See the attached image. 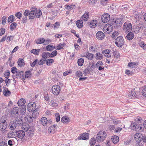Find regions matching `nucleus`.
Masks as SVG:
<instances>
[{
    "mask_svg": "<svg viewBox=\"0 0 146 146\" xmlns=\"http://www.w3.org/2000/svg\"><path fill=\"white\" fill-rule=\"evenodd\" d=\"M145 121L140 117H137V132L142 133L144 129Z\"/></svg>",
    "mask_w": 146,
    "mask_h": 146,
    "instance_id": "obj_1",
    "label": "nucleus"
},
{
    "mask_svg": "<svg viewBox=\"0 0 146 146\" xmlns=\"http://www.w3.org/2000/svg\"><path fill=\"white\" fill-rule=\"evenodd\" d=\"M106 135V133L105 131H102L99 132L97 135L96 141L99 142H102L105 139Z\"/></svg>",
    "mask_w": 146,
    "mask_h": 146,
    "instance_id": "obj_2",
    "label": "nucleus"
},
{
    "mask_svg": "<svg viewBox=\"0 0 146 146\" xmlns=\"http://www.w3.org/2000/svg\"><path fill=\"white\" fill-rule=\"evenodd\" d=\"M22 129L26 132V134L29 136H31L34 131L33 129L30 127L29 125L28 124L26 125H22Z\"/></svg>",
    "mask_w": 146,
    "mask_h": 146,
    "instance_id": "obj_3",
    "label": "nucleus"
},
{
    "mask_svg": "<svg viewBox=\"0 0 146 146\" xmlns=\"http://www.w3.org/2000/svg\"><path fill=\"white\" fill-rule=\"evenodd\" d=\"M124 41L122 37L119 36L117 37L115 40V43L116 45L119 47H121L124 44Z\"/></svg>",
    "mask_w": 146,
    "mask_h": 146,
    "instance_id": "obj_4",
    "label": "nucleus"
},
{
    "mask_svg": "<svg viewBox=\"0 0 146 146\" xmlns=\"http://www.w3.org/2000/svg\"><path fill=\"white\" fill-rule=\"evenodd\" d=\"M7 126V123L5 121H0V132L3 133L5 131Z\"/></svg>",
    "mask_w": 146,
    "mask_h": 146,
    "instance_id": "obj_5",
    "label": "nucleus"
},
{
    "mask_svg": "<svg viewBox=\"0 0 146 146\" xmlns=\"http://www.w3.org/2000/svg\"><path fill=\"white\" fill-rule=\"evenodd\" d=\"M123 27V29L126 33L130 32L132 30V25L130 23L128 24L125 22L124 23Z\"/></svg>",
    "mask_w": 146,
    "mask_h": 146,
    "instance_id": "obj_6",
    "label": "nucleus"
},
{
    "mask_svg": "<svg viewBox=\"0 0 146 146\" xmlns=\"http://www.w3.org/2000/svg\"><path fill=\"white\" fill-rule=\"evenodd\" d=\"M52 90L54 94L57 96L59 94L60 90V86L58 85H54L52 87Z\"/></svg>",
    "mask_w": 146,
    "mask_h": 146,
    "instance_id": "obj_7",
    "label": "nucleus"
},
{
    "mask_svg": "<svg viewBox=\"0 0 146 146\" xmlns=\"http://www.w3.org/2000/svg\"><path fill=\"white\" fill-rule=\"evenodd\" d=\"M113 27L112 25L110 24H106L104 27L103 30L104 32L107 34L109 33L112 31Z\"/></svg>",
    "mask_w": 146,
    "mask_h": 146,
    "instance_id": "obj_8",
    "label": "nucleus"
},
{
    "mask_svg": "<svg viewBox=\"0 0 146 146\" xmlns=\"http://www.w3.org/2000/svg\"><path fill=\"white\" fill-rule=\"evenodd\" d=\"M36 104L34 102L29 103L27 106V109L29 112H32L36 110Z\"/></svg>",
    "mask_w": 146,
    "mask_h": 146,
    "instance_id": "obj_9",
    "label": "nucleus"
},
{
    "mask_svg": "<svg viewBox=\"0 0 146 146\" xmlns=\"http://www.w3.org/2000/svg\"><path fill=\"white\" fill-rule=\"evenodd\" d=\"M110 19V15L107 13L104 14L101 17V20L102 22L104 23L108 22Z\"/></svg>",
    "mask_w": 146,
    "mask_h": 146,
    "instance_id": "obj_10",
    "label": "nucleus"
},
{
    "mask_svg": "<svg viewBox=\"0 0 146 146\" xmlns=\"http://www.w3.org/2000/svg\"><path fill=\"white\" fill-rule=\"evenodd\" d=\"M142 141L143 142H146V136H143L142 132H137V142H140Z\"/></svg>",
    "mask_w": 146,
    "mask_h": 146,
    "instance_id": "obj_11",
    "label": "nucleus"
},
{
    "mask_svg": "<svg viewBox=\"0 0 146 146\" xmlns=\"http://www.w3.org/2000/svg\"><path fill=\"white\" fill-rule=\"evenodd\" d=\"M17 137L20 139H23L25 135V131L23 130L17 131L16 130Z\"/></svg>",
    "mask_w": 146,
    "mask_h": 146,
    "instance_id": "obj_12",
    "label": "nucleus"
},
{
    "mask_svg": "<svg viewBox=\"0 0 146 146\" xmlns=\"http://www.w3.org/2000/svg\"><path fill=\"white\" fill-rule=\"evenodd\" d=\"M96 36L97 39L99 40H103L105 37V35L101 31H99L96 33Z\"/></svg>",
    "mask_w": 146,
    "mask_h": 146,
    "instance_id": "obj_13",
    "label": "nucleus"
},
{
    "mask_svg": "<svg viewBox=\"0 0 146 146\" xmlns=\"http://www.w3.org/2000/svg\"><path fill=\"white\" fill-rule=\"evenodd\" d=\"M36 8L33 7L31 9V11L30 12L29 15V18L30 19H34L35 17V10Z\"/></svg>",
    "mask_w": 146,
    "mask_h": 146,
    "instance_id": "obj_14",
    "label": "nucleus"
},
{
    "mask_svg": "<svg viewBox=\"0 0 146 146\" xmlns=\"http://www.w3.org/2000/svg\"><path fill=\"white\" fill-rule=\"evenodd\" d=\"M136 88H134L131 92L129 94V97L131 98H136Z\"/></svg>",
    "mask_w": 146,
    "mask_h": 146,
    "instance_id": "obj_15",
    "label": "nucleus"
},
{
    "mask_svg": "<svg viewBox=\"0 0 146 146\" xmlns=\"http://www.w3.org/2000/svg\"><path fill=\"white\" fill-rule=\"evenodd\" d=\"M103 54L107 58H109L111 56V51L110 50L106 49L102 52Z\"/></svg>",
    "mask_w": 146,
    "mask_h": 146,
    "instance_id": "obj_16",
    "label": "nucleus"
},
{
    "mask_svg": "<svg viewBox=\"0 0 146 146\" xmlns=\"http://www.w3.org/2000/svg\"><path fill=\"white\" fill-rule=\"evenodd\" d=\"M89 16V12L86 11L84 14L81 17L82 20L84 21H87L88 19Z\"/></svg>",
    "mask_w": 146,
    "mask_h": 146,
    "instance_id": "obj_17",
    "label": "nucleus"
},
{
    "mask_svg": "<svg viewBox=\"0 0 146 146\" xmlns=\"http://www.w3.org/2000/svg\"><path fill=\"white\" fill-rule=\"evenodd\" d=\"M8 137L9 138H15L17 137L16 130L14 131H10L7 134Z\"/></svg>",
    "mask_w": 146,
    "mask_h": 146,
    "instance_id": "obj_18",
    "label": "nucleus"
},
{
    "mask_svg": "<svg viewBox=\"0 0 146 146\" xmlns=\"http://www.w3.org/2000/svg\"><path fill=\"white\" fill-rule=\"evenodd\" d=\"M89 138L88 134L87 133H84L81 134L80 136L78 138V139L86 140Z\"/></svg>",
    "mask_w": 146,
    "mask_h": 146,
    "instance_id": "obj_19",
    "label": "nucleus"
},
{
    "mask_svg": "<svg viewBox=\"0 0 146 146\" xmlns=\"http://www.w3.org/2000/svg\"><path fill=\"white\" fill-rule=\"evenodd\" d=\"M61 121L64 124H66L69 122L70 119L68 117L65 116L62 118Z\"/></svg>",
    "mask_w": 146,
    "mask_h": 146,
    "instance_id": "obj_20",
    "label": "nucleus"
},
{
    "mask_svg": "<svg viewBox=\"0 0 146 146\" xmlns=\"http://www.w3.org/2000/svg\"><path fill=\"white\" fill-rule=\"evenodd\" d=\"M114 27H117L121 26L122 23L120 19H117L115 21L114 23H113Z\"/></svg>",
    "mask_w": 146,
    "mask_h": 146,
    "instance_id": "obj_21",
    "label": "nucleus"
},
{
    "mask_svg": "<svg viewBox=\"0 0 146 146\" xmlns=\"http://www.w3.org/2000/svg\"><path fill=\"white\" fill-rule=\"evenodd\" d=\"M9 127L10 129L14 130L16 127V123L13 121H12L10 122Z\"/></svg>",
    "mask_w": 146,
    "mask_h": 146,
    "instance_id": "obj_22",
    "label": "nucleus"
},
{
    "mask_svg": "<svg viewBox=\"0 0 146 146\" xmlns=\"http://www.w3.org/2000/svg\"><path fill=\"white\" fill-rule=\"evenodd\" d=\"M97 21L96 20L92 21L90 22H89L90 27L92 28H94L97 25Z\"/></svg>",
    "mask_w": 146,
    "mask_h": 146,
    "instance_id": "obj_23",
    "label": "nucleus"
},
{
    "mask_svg": "<svg viewBox=\"0 0 146 146\" xmlns=\"http://www.w3.org/2000/svg\"><path fill=\"white\" fill-rule=\"evenodd\" d=\"M134 36V34L132 32H129L126 36V38L128 40H131L133 38Z\"/></svg>",
    "mask_w": 146,
    "mask_h": 146,
    "instance_id": "obj_24",
    "label": "nucleus"
},
{
    "mask_svg": "<svg viewBox=\"0 0 146 146\" xmlns=\"http://www.w3.org/2000/svg\"><path fill=\"white\" fill-rule=\"evenodd\" d=\"M144 28V24L141 22L137 25V32H141L143 29Z\"/></svg>",
    "mask_w": 146,
    "mask_h": 146,
    "instance_id": "obj_25",
    "label": "nucleus"
},
{
    "mask_svg": "<svg viewBox=\"0 0 146 146\" xmlns=\"http://www.w3.org/2000/svg\"><path fill=\"white\" fill-rule=\"evenodd\" d=\"M26 102L25 100L23 98H21L18 102L17 104L19 106H23Z\"/></svg>",
    "mask_w": 146,
    "mask_h": 146,
    "instance_id": "obj_26",
    "label": "nucleus"
},
{
    "mask_svg": "<svg viewBox=\"0 0 146 146\" xmlns=\"http://www.w3.org/2000/svg\"><path fill=\"white\" fill-rule=\"evenodd\" d=\"M50 53L46 52H43L42 54V57L45 60L47 58L50 57Z\"/></svg>",
    "mask_w": 146,
    "mask_h": 146,
    "instance_id": "obj_27",
    "label": "nucleus"
},
{
    "mask_svg": "<svg viewBox=\"0 0 146 146\" xmlns=\"http://www.w3.org/2000/svg\"><path fill=\"white\" fill-rule=\"evenodd\" d=\"M23 122V119H22V117L21 116L17 118L15 123H16V124H18L20 126L22 125Z\"/></svg>",
    "mask_w": 146,
    "mask_h": 146,
    "instance_id": "obj_28",
    "label": "nucleus"
},
{
    "mask_svg": "<svg viewBox=\"0 0 146 146\" xmlns=\"http://www.w3.org/2000/svg\"><path fill=\"white\" fill-rule=\"evenodd\" d=\"M35 11V17L37 18H39L42 15V13L41 10H37L36 9V8Z\"/></svg>",
    "mask_w": 146,
    "mask_h": 146,
    "instance_id": "obj_29",
    "label": "nucleus"
},
{
    "mask_svg": "<svg viewBox=\"0 0 146 146\" xmlns=\"http://www.w3.org/2000/svg\"><path fill=\"white\" fill-rule=\"evenodd\" d=\"M111 140L114 144H116L119 141V137L117 136L114 135L112 137Z\"/></svg>",
    "mask_w": 146,
    "mask_h": 146,
    "instance_id": "obj_30",
    "label": "nucleus"
},
{
    "mask_svg": "<svg viewBox=\"0 0 146 146\" xmlns=\"http://www.w3.org/2000/svg\"><path fill=\"white\" fill-rule=\"evenodd\" d=\"M140 89L143 96L146 98V86H144Z\"/></svg>",
    "mask_w": 146,
    "mask_h": 146,
    "instance_id": "obj_31",
    "label": "nucleus"
},
{
    "mask_svg": "<svg viewBox=\"0 0 146 146\" xmlns=\"http://www.w3.org/2000/svg\"><path fill=\"white\" fill-rule=\"evenodd\" d=\"M45 41V40L43 38H40L35 40L36 43L38 44L43 43Z\"/></svg>",
    "mask_w": 146,
    "mask_h": 146,
    "instance_id": "obj_32",
    "label": "nucleus"
},
{
    "mask_svg": "<svg viewBox=\"0 0 146 146\" xmlns=\"http://www.w3.org/2000/svg\"><path fill=\"white\" fill-rule=\"evenodd\" d=\"M40 121L41 124L44 126H45L47 123V119L45 117L42 118Z\"/></svg>",
    "mask_w": 146,
    "mask_h": 146,
    "instance_id": "obj_33",
    "label": "nucleus"
},
{
    "mask_svg": "<svg viewBox=\"0 0 146 146\" xmlns=\"http://www.w3.org/2000/svg\"><path fill=\"white\" fill-rule=\"evenodd\" d=\"M82 20H78L76 21V25L79 28L82 27L83 26V23Z\"/></svg>",
    "mask_w": 146,
    "mask_h": 146,
    "instance_id": "obj_34",
    "label": "nucleus"
},
{
    "mask_svg": "<svg viewBox=\"0 0 146 146\" xmlns=\"http://www.w3.org/2000/svg\"><path fill=\"white\" fill-rule=\"evenodd\" d=\"M138 44L143 50H146V44L144 43L143 41H139V42Z\"/></svg>",
    "mask_w": 146,
    "mask_h": 146,
    "instance_id": "obj_35",
    "label": "nucleus"
},
{
    "mask_svg": "<svg viewBox=\"0 0 146 146\" xmlns=\"http://www.w3.org/2000/svg\"><path fill=\"white\" fill-rule=\"evenodd\" d=\"M17 63L18 65L20 67H21L25 64L24 60L23 59H19L18 60Z\"/></svg>",
    "mask_w": 146,
    "mask_h": 146,
    "instance_id": "obj_36",
    "label": "nucleus"
},
{
    "mask_svg": "<svg viewBox=\"0 0 146 146\" xmlns=\"http://www.w3.org/2000/svg\"><path fill=\"white\" fill-rule=\"evenodd\" d=\"M95 58L97 60H101L103 58L102 54L100 52H97L96 54Z\"/></svg>",
    "mask_w": 146,
    "mask_h": 146,
    "instance_id": "obj_37",
    "label": "nucleus"
},
{
    "mask_svg": "<svg viewBox=\"0 0 146 146\" xmlns=\"http://www.w3.org/2000/svg\"><path fill=\"white\" fill-rule=\"evenodd\" d=\"M24 75V72L22 71L19 70L17 72L16 75L18 78H21L22 77H23Z\"/></svg>",
    "mask_w": 146,
    "mask_h": 146,
    "instance_id": "obj_38",
    "label": "nucleus"
},
{
    "mask_svg": "<svg viewBox=\"0 0 146 146\" xmlns=\"http://www.w3.org/2000/svg\"><path fill=\"white\" fill-rule=\"evenodd\" d=\"M137 126V123L135 122H133L131 123V126H130V128L133 130L136 131V126Z\"/></svg>",
    "mask_w": 146,
    "mask_h": 146,
    "instance_id": "obj_39",
    "label": "nucleus"
},
{
    "mask_svg": "<svg viewBox=\"0 0 146 146\" xmlns=\"http://www.w3.org/2000/svg\"><path fill=\"white\" fill-rule=\"evenodd\" d=\"M65 45V44L64 43H62L59 44L58 46L56 47V48H55L56 49L60 50L61 49L63 48Z\"/></svg>",
    "mask_w": 146,
    "mask_h": 146,
    "instance_id": "obj_40",
    "label": "nucleus"
},
{
    "mask_svg": "<svg viewBox=\"0 0 146 146\" xmlns=\"http://www.w3.org/2000/svg\"><path fill=\"white\" fill-rule=\"evenodd\" d=\"M93 54L90 53H87L85 55V57L88 58L89 60H91L93 58Z\"/></svg>",
    "mask_w": 146,
    "mask_h": 146,
    "instance_id": "obj_41",
    "label": "nucleus"
},
{
    "mask_svg": "<svg viewBox=\"0 0 146 146\" xmlns=\"http://www.w3.org/2000/svg\"><path fill=\"white\" fill-rule=\"evenodd\" d=\"M15 19L14 16L12 15L9 16L8 19V22L9 23H11L14 21V19Z\"/></svg>",
    "mask_w": 146,
    "mask_h": 146,
    "instance_id": "obj_42",
    "label": "nucleus"
},
{
    "mask_svg": "<svg viewBox=\"0 0 146 146\" xmlns=\"http://www.w3.org/2000/svg\"><path fill=\"white\" fill-rule=\"evenodd\" d=\"M40 51V49H33L31 50V52L35 55H38V53Z\"/></svg>",
    "mask_w": 146,
    "mask_h": 146,
    "instance_id": "obj_43",
    "label": "nucleus"
},
{
    "mask_svg": "<svg viewBox=\"0 0 146 146\" xmlns=\"http://www.w3.org/2000/svg\"><path fill=\"white\" fill-rule=\"evenodd\" d=\"M54 61V60L53 59L50 58L46 60V64L48 66H50Z\"/></svg>",
    "mask_w": 146,
    "mask_h": 146,
    "instance_id": "obj_44",
    "label": "nucleus"
},
{
    "mask_svg": "<svg viewBox=\"0 0 146 146\" xmlns=\"http://www.w3.org/2000/svg\"><path fill=\"white\" fill-rule=\"evenodd\" d=\"M84 60L83 58H80L78 59V63L79 66H82L83 65Z\"/></svg>",
    "mask_w": 146,
    "mask_h": 146,
    "instance_id": "obj_45",
    "label": "nucleus"
},
{
    "mask_svg": "<svg viewBox=\"0 0 146 146\" xmlns=\"http://www.w3.org/2000/svg\"><path fill=\"white\" fill-rule=\"evenodd\" d=\"M17 26V23L15 22L12 23L10 26V29L11 30H13Z\"/></svg>",
    "mask_w": 146,
    "mask_h": 146,
    "instance_id": "obj_46",
    "label": "nucleus"
},
{
    "mask_svg": "<svg viewBox=\"0 0 146 146\" xmlns=\"http://www.w3.org/2000/svg\"><path fill=\"white\" fill-rule=\"evenodd\" d=\"M136 63L135 62H130L128 64V66L130 67L133 68L136 66Z\"/></svg>",
    "mask_w": 146,
    "mask_h": 146,
    "instance_id": "obj_47",
    "label": "nucleus"
},
{
    "mask_svg": "<svg viewBox=\"0 0 146 146\" xmlns=\"http://www.w3.org/2000/svg\"><path fill=\"white\" fill-rule=\"evenodd\" d=\"M33 111H34L32 113V116L34 118H35L38 115V113L37 110H36Z\"/></svg>",
    "mask_w": 146,
    "mask_h": 146,
    "instance_id": "obj_48",
    "label": "nucleus"
},
{
    "mask_svg": "<svg viewBox=\"0 0 146 146\" xmlns=\"http://www.w3.org/2000/svg\"><path fill=\"white\" fill-rule=\"evenodd\" d=\"M55 127L51 126L48 128V132L50 133H54L55 132Z\"/></svg>",
    "mask_w": 146,
    "mask_h": 146,
    "instance_id": "obj_49",
    "label": "nucleus"
},
{
    "mask_svg": "<svg viewBox=\"0 0 146 146\" xmlns=\"http://www.w3.org/2000/svg\"><path fill=\"white\" fill-rule=\"evenodd\" d=\"M14 38V36H9L7 37V42H9L10 41H12L13 40Z\"/></svg>",
    "mask_w": 146,
    "mask_h": 146,
    "instance_id": "obj_50",
    "label": "nucleus"
},
{
    "mask_svg": "<svg viewBox=\"0 0 146 146\" xmlns=\"http://www.w3.org/2000/svg\"><path fill=\"white\" fill-rule=\"evenodd\" d=\"M96 139L95 138H91L90 141V143L91 146H93L96 143Z\"/></svg>",
    "mask_w": 146,
    "mask_h": 146,
    "instance_id": "obj_51",
    "label": "nucleus"
},
{
    "mask_svg": "<svg viewBox=\"0 0 146 146\" xmlns=\"http://www.w3.org/2000/svg\"><path fill=\"white\" fill-rule=\"evenodd\" d=\"M18 113V110L16 108H14L11 111V114L12 115L13 114H16Z\"/></svg>",
    "mask_w": 146,
    "mask_h": 146,
    "instance_id": "obj_52",
    "label": "nucleus"
},
{
    "mask_svg": "<svg viewBox=\"0 0 146 146\" xmlns=\"http://www.w3.org/2000/svg\"><path fill=\"white\" fill-rule=\"evenodd\" d=\"M3 94L5 96H7L11 94V92L8 89L7 90H4L3 91Z\"/></svg>",
    "mask_w": 146,
    "mask_h": 146,
    "instance_id": "obj_53",
    "label": "nucleus"
},
{
    "mask_svg": "<svg viewBox=\"0 0 146 146\" xmlns=\"http://www.w3.org/2000/svg\"><path fill=\"white\" fill-rule=\"evenodd\" d=\"M31 74V72L29 71H26L25 73V78H29Z\"/></svg>",
    "mask_w": 146,
    "mask_h": 146,
    "instance_id": "obj_54",
    "label": "nucleus"
},
{
    "mask_svg": "<svg viewBox=\"0 0 146 146\" xmlns=\"http://www.w3.org/2000/svg\"><path fill=\"white\" fill-rule=\"evenodd\" d=\"M55 116L56 117V119L57 122L60 120V116L59 113H56L55 114Z\"/></svg>",
    "mask_w": 146,
    "mask_h": 146,
    "instance_id": "obj_55",
    "label": "nucleus"
},
{
    "mask_svg": "<svg viewBox=\"0 0 146 146\" xmlns=\"http://www.w3.org/2000/svg\"><path fill=\"white\" fill-rule=\"evenodd\" d=\"M103 65V63L102 61H98L96 64V67L98 68V66H102Z\"/></svg>",
    "mask_w": 146,
    "mask_h": 146,
    "instance_id": "obj_56",
    "label": "nucleus"
},
{
    "mask_svg": "<svg viewBox=\"0 0 146 146\" xmlns=\"http://www.w3.org/2000/svg\"><path fill=\"white\" fill-rule=\"evenodd\" d=\"M57 51L56 50H55L52 52L51 54H50V57H53L55 56L57 54Z\"/></svg>",
    "mask_w": 146,
    "mask_h": 146,
    "instance_id": "obj_57",
    "label": "nucleus"
},
{
    "mask_svg": "<svg viewBox=\"0 0 146 146\" xmlns=\"http://www.w3.org/2000/svg\"><path fill=\"white\" fill-rule=\"evenodd\" d=\"M76 76L78 77H80L83 75V74L82 72L80 71H78L75 73Z\"/></svg>",
    "mask_w": 146,
    "mask_h": 146,
    "instance_id": "obj_58",
    "label": "nucleus"
},
{
    "mask_svg": "<svg viewBox=\"0 0 146 146\" xmlns=\"http://www.w3.org/2000/svg\"><path fill=\"white\" fill-rule=\"evenodd\" d=\"M7 17L5 16H4L2 18V24L4 25L5 24L7 19Z\"/></svg>",
    "mask_w": 146,
    "mask_h": 146,
    "instance_id": "obj_59",
    "label": "nucleus"
},
{
    "mask_svg": "<svg viewBox=\"0 0 146 146\" xmlns=\"http://www.w3.org/2000/svg\"><path fill=\"white\" fill-rule=\"evenodd\" d=\"M5 29L4 28H1L0 29V36L3 35L5 33Z\"/></svg>",
    "mask_w": 146,
    "mask_h": 146,
    "instance_id": "obj_60",
    "label": "nucleus"
},
{
    "mask_svg": "<svg viewBox=\"0 0 146 146\" xmlns=\"http://www.w3.org/2000/svg\"><path fill=\"white\" fill-rule=\"evenodd\" d=\"M46 60L44 59H42L38 62V64L40 65H42L45 63Z\"/></svg>",
    "mask_w": 146,
    "mask_h": 146,
    "instance_id": "obj_61",
    "label": "nucleus"
},
{
    "mask_svg": "<svg viewBox=\"0 0 146 146\" xmlns=\"http://www.w3.org/2000/svg\"><path fill=\"white\" fill-rule=\"evenodd\" d=\"M118 31H115L112 35L111 37L113 38H115L116 36L118 35Z\"/></svg>",
    "mask_w": 146,
    "mask_h": 146,
    "instance_id": "obj_62",
    "label": "nucleus"
},
{
    "mask_svg": "<svg viewBox=\"0 0 146 146\" xmlns=\"http://www.w3.org/2000/svg\"><path fill=\"white\" fill-rule=\"evenodd\" d=\"M17 68L15 67H13L11 68V71L13 74H15V73L16 72L17 73Z\"/></svg>",
    "mask_w": 146,
    "mask_h": 146,
    "instance_id": "obj_63",
    "label": "nucleus"
},
{
    "mask_svg": "<svg viewBox=\"0 0 146 146\" xmlns=\"http://www.w3.org/2000/svg\"><path fill=\"white\" fill-rule=\"evenodd\" d=\"M21 15L22 14L19 12L17 13L15 15V16L19 19H20Z\"/></svg>",
    "mask_w": 146,
    "mask_h": 146,
    "instance_id": "obj_64",
    "label": "nucleus"
}]
</instances>
